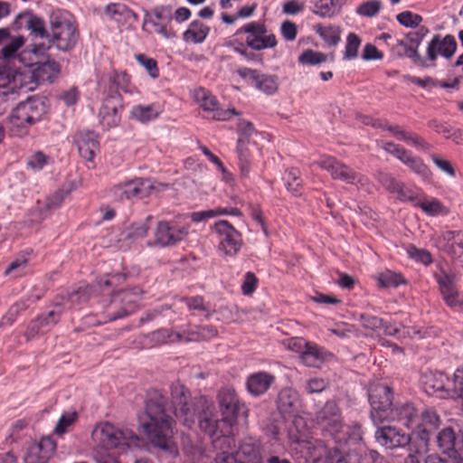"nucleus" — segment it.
<instances>
[{"label":"nucleus","instance_id":"nucleus-1","mask_svg":"<svg viewBox=\"0 0 463 463\" xmlns=\"http://www.w3.org/2000/svg\"><path fill=\"white\" fill-rule=\"evenodd\" d=\"M166 398L158 391L153 392L146 402V420L141 427L150 443L173 458L179 454L175 440V420L165 411Z\"/></svg>","mask_w":463,"mask_h":463},{"label":"nucleus","instance_id":"nucleus-2","mask_svg":"<svg viewBox=\"0 0 463 463\" xmlns=\"http://www.w3.org/2000/svg\"><path fill=\"white\" fill-rule=\"evenodd\" d=\"M45 113L46 106L42 99L29 98L12 110L7 119V128L14 136H25L29 128L41 120Z\"/></svg>","mask_w":463,"mask_h":463},{"label":"nucleus","instance_id":"nucleus-3","mask_svg":"<svg viewBox=\"0 0 463 463\" xmlns=\"http://www.w3.org/2000/svg\"><path fill=\"white\" fill-rule=\"evenodd\" d=\"M92 439L102 449L124 450L138 446L139 438L128 429H119L105 421L99 423L92 431Z\"/></svg>","mask_w":463,"mask_h":463},{"label":"nucleus","instance_id":"nucleus-4","mask_svg":"<svg viewBox=\"0 0 463 463\" xmlns=\"http://www.w3.org/2000/svg\"><path fill=\"white\" fill-rule=\"evenodd\" d=\"M203 398L192 399L190 391L179 382L171 385V403L174 414L184 426L191 428L199 412Z\"/></svg>","mask_w":463,"mask_h":463},{"label":"nucleus","instance_id":"nucleus-5","mask_svg":"<svg viewBox=\"0 0 463 463\" xmlns=\"http://www.w3.org/2000/svg\"><path fill=\"white\" fill-rule=\"evenodd\" d=\"M142 293V290L136 287L113 295L109 303L104 306L103 322H112L134 313L137 309Z\"/></svg>","mask_w":463,"mask_h":463},{"label":"nucleus","instance_id":"nucleus-6","mask_svg":"<svg viewBox=\"0 0 463 463\" xmlns=\"http://www.w3.org/2000/svg\"><path fill=\"white\" fill-rule=\"evenodd\" d=\"M371 405V418L375 424L385 421L391 413L393 402V390L387 384L377 383L371 387L368 392Z\"/></svg>","mask_w":463,"mask_h":463},{"label":"nucleus","instance_id":"nucleus-7","mask_svg":"<svg viewBox=\"0 0 463 463\" xmlns=\"http://www.w3.org/2000/svg\"><path fill=\"white\" fill-rule=\"evenodd\" d=\"M213 230L216 235L218 251L224 256H236L243 244L241 232L224 220L216 222Z\"/></svg>","mask_w":463,"mask_h":463},{"label":"nucleus","instance_id":"nucleus-8","mask_svg":"<svg viewBox=\"0 0 463 463\" xmlns=\"http://www.w3.org/2000/svg\"><path fill=\"white\" fill-rule=\"evenodd\" d=\"M51 42L62 52L72 50L79 39V32L73 21L64 17L56 16L51 21Z\"/></svg>","mask_w":463,"mask_h":463},{"label":"nucleus","instance_id":"nucleus-9","mask_svg":"<svg viewBox=\"0 0 463 463\" xmlns=\"http://www.w3.org/2000/svg\"><path fill=\"white\" fill-rule=\"evenodd\" d=\"M441 422L438 412L433 409H426L420 416V422L411 432L413 438L412 450L414 452H426L429 449L430 435Z\"/></svg>","mask_w":463,"mask_h":463},{"label":"nucleus","instance_id":"nucleus-10","mask_svg":"<svg viewBox=\"0 0 463 463\" xmlns=\"http://www.w3.org/2000/svg\"><path fill=\"white\" fill-rule=\"evenodd\" d=\"M437 445L449 463H463V430L446 427L436 436Z\"/></svg>","mask_w":463,"mask_h":463},{"label":"nucleus","instance_id":"nucleus-11","mask_svg":"<svg viewBox=\"0 0 463 463\" xmlns=\"http://www.w3.org/2000/svg\"><path fill=\"white\" fill-rule=\"evenodd\" d=\"M245 33L247 46L255 51L273 48L277 45V40L273 33H269L264 24L251 22L236 31V35Z\"/></svg>","mask_w":463,"mask_h":463},{"label":"nucleus","instance_id":"nucleus-12","mask_svg":"<svg viewBox=\"0 0 463 463\" xmlns=\"http://www.w3.org/2000/svg\"><path fill=\"white\" fill-rule=\"evenodd\" d=\"M218 401L222 420L231 426L236 422L240 415L246 414L245 404L241 402L233 388H222L218 393Z\"/></svg>","mask_w":463,"mask_h":463},{"label":"nucleus","instance_id":"nucleus-13","mask_svg":"<svg viewBox=\"0 0 463 463\" xmlns=\"http://www.w3.org/2000/svg\"><path fill=\"white\" fill-rule=\"evenodd\" d=\"M375 440L383 447L393 449L408 447L409 453H413V438L411 434H406L401 430L391 426L378 428L374 433Z\"/></svg>","mask_w":463,"mask_h":463},{"label":"nucleus","instance_id":"nucleus-14","mask_svg":"<svg viewBox=\"0 0 463 463\" xmlns=\"http://www.w3.org/2000/svg\"><path fill=\"white\" fill-rule=\"evenodd\" d=\"M173 20V10L170 5H159L145 15V23L151 24L156 33L165 39L176 37V33L170 24Z\"/></svg>","mask_w":463,"mask_h":463},{"label":"nucleus","instance_id":"nucleus-15","mask_svg":"<svg viewBox=\"0 0 463 463\" xmlns=\"http://www.w3.org/2000/svg\"><path fill=\"white\" fill-rule=\"evenodd\" d=\"M188 235V228L176 226L172 222L160 221L155 230L154 244L160 247L175 245Z\"/></svg>","mask_w":463,"mask_h":463},{"label":"nucleus","instance_id":"nucleus-16","mask_svg":"<svg viewBox=\"0 0 463 463\" xmlns=\"http://www.w3.org/2000/svg\"><path fill=\"white\" fill-rule=\"evenodd\" d=\"M123 110V99L121 95H107L99 109V123L106 128H112L119 125Z\"/></svg>","mask_w":463,"mask_h":463},{"label":"nucleus","instance_id":"nucleus-17","mask_svg":"<svg viewBox=\"0 0 463 463\" xmlns=\"http://www.w3.org/2000/svg\"><path fill=\"white\" fill-rule=\"evenodd\" d=\"M152 185L147 179L136 178L129 180L112 187L113 197L118 201L131 200L134 198H143L148 194V190Z\"/></svg>","mask_w":463,"mask_h":463},{"label":"nucleus","instance_id":"nucleus-18","mask_svg":"<svg viewBox=\"0 0 463 463\" xmlns=\"http://www.w3.org/2000/svg\"><path fill=\"white\" fill-rule=\"evenodd\" d=\"M457 42L453 35L447 34L441 37L439 34H435L427 47V62L436 66V60L439 55L446 59H450L456 52Z\"/></svg>","mask_w":463,"mask_h":463},{"label":"nucleus","instance_id":"nucleus-19","mask_svg":"<svg viewBox=\"0 0 463 463\" xmlns=\"http://www.w3.org/2000/svg\"><path fill=\"white\" fill-rule=\"evenodd\" d=\"M420 384L424 392L430 396L440 399L449 398V378L443 372L428 371L421 374Z\"/></svg>","mask_w":463,"mask_h":463},{"label":"nucleus","instance_id":"nucleus-20","mask_svg":"<svg viewBox=\"0 0 463 463\" xmlns=\"http://www.w3.org/2000/svg\"><path fill=\"white\" fill-rule=\"evenodd\" d=\"M193 98L205 112L212 114L211 118L213 119L226 120L230 118L232 114H235L234 109H221L216 97L204 88L199 87L194 89Z\"/></svg>","mask_w":463,"mask_h":463},{"label":"nucleus","instance_id":"nucleus-21","mask_svg":"<svg viewBox=\"0 0 463 463\" xmlns=\"http://www.w3.org/2000/svg\"><path fill=\"white\" fill-rule=\"evenodd\" d=\"M11 27L13 31H19L25 28L35 37H49L43 18L34 14L31 11L20 13L11 24Z\"/></svg>","mask_w":463,"mask_h":463},{"label":"nucleus","instance_id":"nucleus-22","mask_svg":"<svg viewBox=\"0 0 463 463\" xmlns=\"http://www.w3.org/2000/svg\"><path fill=\"white\" fill-rule=\"evenodd\" d=\"M80 156L90 163H93L96 153L99 150V137L94 131H80L73 137Z\"/></svg>","mask_w":463,"mask_h":463},{"label":"nucleus","instance_id":"nucleus-23","mask_svg":"<svg viewBox=\"0 0 463 463\" xmlns=\"http://www.w3.org/2000/svg\"><path fill=\"white\" fill-rule=\"evenodd\" d=\"M56 449L55 442L49 437H44L39 442L32 445L24 457L25 463H47Z\"/></svg>","mask_w":463,"mask_h":463},{"label":"nucleus","instance_id":"nucleus-24","mask_svg":"<svg viewBox=\"0 0 463 463\" xmlns=\"http://www.w3.org/2000/svg\"><path fill=\"white\" fill-rule=\"evenodd\" d=\"M316 422L330 432L338 431L340 424L339 409L335 402H327L316 413Z\"/></svg>","mask_w":463,"mask_h":463},{"label":"nucleus","instance_id":"nucleus-25","mask_svg":"<svg viewBox=\"0 0 463 463\" xmlns=\"http://www.w3.org/2000/svg\"><path fill=\"white\" fill-rule=\"evenodd\" d=\"M388 413L385 421H397L407 428H412L418 417L417 410L411 402H395Z\"/></svg>","mask_w":463,"mask_h":463},{"label":"nucleus","instance_id":"nucleus-26","mask_svg":"<svg viewBox=\"0 0 463 463\" xmlns=\"http://www.w3.org/2000/svg\"><path fill=\"white\" fill-rule=\"evenodd\" d=\"M233 456L238 463H262L260 441L251 437L243 439Z\"/></svg>","mask_w":463,"mask_h":463},{"label":"nucleus","instance_id":"nucleus-27","mask_svg":"<svg viewBox=\"0 0 463 463\" xmlns=\"http://www.w3.org/2000/svg\"><path fill=\"white\" fill-rule=\"evenodd\" d=\"M108 95H121V92L133 94L137 92L131 77L125 71H113L108 75Z\"/></svg>","mask_w":463,"mask_h":463},{"label":"nucleus","instance_id":"nucleus-28","mask_svg":"<svg viewBox=\"0 0 463 463\" xmlns=\"http://www.w3.org/2000/svg\"><path fill=\"white\" fill-rule=\"evenodd\" d=\"M61 314V307L60 306H56L55 309L51 310L47 315L39 316L34 320L31 321L28 325L25 336L28 339L33 338L40 333H43L49 330L52 326L58 323Z\"/></svg>","mask_w":463,"mask_h":463},{"label":"nucleus","instance_id":"nucleus-29","mask_svg":"<svg viewBox=\"0 0 463 463\" xmlns=\"http://www.w3.org/2000/svg\"><path fill=\"white\" fill-rule=\"evenodd\" d=\"M443 250L463 266V231H446L441 234Z\"/></svg>","mask_w":463,"mask_h":463},{"label":"nucleus","instance_id":"nucleus-30","mask_svg":"<svg viewBox=\"0 0 463 463\" xmlns=\"http://www.w3.org/2000/svg\"><path fill=\"white\" fill-rule=\"evenodd\" d=\"M51 45L43 43H32L20 51L18 61L26 67H32L35 63L43 62L50 59L48 52Z\"/></svg>","mask_w":463,"mask_h":463},{"label":"nucleus","instance_id":"nucleus-31","mask_svg":"<svg viewBox=\"0 0 463 463\" xmlns=\"http://www.w3.org/2000/svg\"><path fill=\"white\" fill-rule=\"evenodd\" d=\"M277 406L284 417L295 416L301 407L298 392L293 388L282 389L278 395Z\"/></svg>","mask_w":463,"mask_h":463},{"label":"nucleus","instance_id":"nucleus-32","mask_svg":"<svg viewBox=\"0 0 463 463\" xmlns=\"http://www.w3.org/2000/svg\"><path fill=\"white\" fill-rule=\"evenodd\" d=\"M275 380V375L268 372L260 371L247 377L246 388L252 396L259 397L269 391Z\"/></svg>","mask_w":463,"mask_h":463},{"label":"nucleus","instance_id":"nucleus-33","mask_svg":"<svg viewBox=\"0 0 463 463\" xmlns=\"http://www.w3.org/2000/svg\"><path fill=\"white\" fill-rule=\"evenodd\" d=\"M392 53L398 59L408 58L415 65L421 68L434 67V64H429L425 58H422L419 52H415L406 39H398L396 43L391 49Z\"/></svg>","mask_w":463,"mask_h":463},{"label":"nucleus","instance_id":"nucleus-34","mask_svg":"<svg viewBox=\"0 0 463 463\" xmlns=\"http://www.w3.org/2000/svg\"><path fill=\"white\" fill-rule=\"evenodd\" d=\"M33 66V78L38 84L51 83L60 73V64L52 59L35 63Z\"/></svg>","mask_w":463,"mask_h":463},{"label":"nucleus","instance_id":"nucleus-35","mask_svg":"<svg viewBox=\"0 0 463 463\" xmlns=\"http://www.w3.org/2000/svg\"><path fill=\"white\" fill-rule=\"evenodd\" d=\"M383 458L366 443L349 448V463H383Z\"/></svg>","mask_w":463,"mask_h":463},{"label":"nucleus","instance_id":"nucleus-36","mask_svg":"<svg viewBox=\"0 0 463 463\" xmlns=\"http://www.w3.org/2000/svg\"><path fill=\"white\" fill-rule=\"evenodd\" d=\"M103 17L114 20L117 23L123 24L132 18H137V14L129 7L122 3H110L107 5L102 12Z\"/></svg>","mask_w":463,"mask_h":463},{"label":"nucleus","instance_id":"nucleus-37","mask_svg":"<svg viewBox=\"0 0 463 463\" xmlns=\"http://www.w3.org/2000/svg\"><path fill=\"white\" fill-rule=\"evenodd\" d=\"M232 445H234V439L230 436L216 438L213 440V446L221 451L216 455L213 463H238L232 450Z\"/></svg>","mask_w":463,"mask_h":463},{"label":"nucleus","instance_id":"nucleus-38","mask_svg":"<svg viewBox=\"0 0 463 463\" xmlns=\"http://www.w3.org/2000/svg\"><path fill=\"white\" fill-rule=\"evenodd\" d=\"M210 27L200 20L193 21L183 33V40L188 43H202L210 33Z\"/></svg>","mask_w":463,"mask_h":463},{"label":"nucleus","instance_id":"nucleus-39","mask_svg":"<svg viewBox=\"0 0 463 463\" xmlns=\"http://www.w3.org/2000/svg\"><path fill=\"white\" fill-rule=\"evenodd\" d=\"M160 113L161 109L156 104L135 105L130 110L131 117L142 123L156 119Z\"/></svg>","mask_w":463,"mask_h":463},{"label":"nucleus","instance_id":"nucleus-40","mask_svg":"<svg viewBox=\"0 0 463 463\" xmlns=\"http://www.w3.org/2000/svg\"><path fill=\"white\" fill-rule=\"evenodd\" d=\"M402 163L424 181H430L431 179V171L420 157L414 156L410 152Z\"/></svg>","mask_w":463,"mask_h":463},{"label":"nucleus","instance_id":"nucleus-41","mask_svg":"<svg viewBox=\"0 0 463 463\" xmlns=\"http://www.w3.org/2000/svg\"><path fill=\"white\" fill-rule=\"evenodd\" d=\"M300 358L306 365L317 367L324 360L322 348L317 344L309 342L300 354Z\"/></svg>","mask_w":463,"mask_h":463},{"label":"nucleus","instance_id":"nucleus-42","mask_svg":"<svg viewBox=\"0 0 463 463\" xmlns=\"http://www.w3.org/2000/svg\"><path fill=\"white\" fill-rule=\"evenodd\" d=\"M377 179L379 183L390 193L397 194L400 199L406 198V193L403 190V184L398 182L392 175L384 172H378Z\"/></svg>","mask_w":463,"mask_h":463},{"label":"nucleus","instance_id":"nucleus-43","mask_svg":"<svg viewBox=\"0 0 463 463\" xmlns=\"http://www.w3.org/2000/svg\"><path fill=\"white\" fill-rule=\"evenodd\" d=\"M433 276L439 285L440 293L455 290V275L448 273L442 265H437V269L434 271Z\"/></svg>","mask_w":463,"mask_h":463},{"label":"nucleus","instance_id":"nucleus-44","mask_svg":"<svg viewBox=\"0 0 463 463\" xmlns=\"http://www.w3.org/2000/svg\"><path fill=\"white\" fill-rule=\"evenodd\" d=\"M317 164L321 168L328 171L334 178H346L345 165L339 163L333 157H322L319 161L317 162Z\"/></svg>","mask_w":463,"mask_h":463},{"label":"nucleus","instance_id":"nucleus-45","mask_svg":"<svg viewBox=\"0 0 463 463\" xmlns=\"http://www.w3.org/2000/svg\"><path fill=\"white\" fill-rule=\"evenodd\" d=\"M9 39V43L1 49L2 58L5 61L13 59L18 60V54L20 52L19 50L24 45L25 37L23 35H17L14 37L10 36Z\"/></svg>","mask_w":463,"mask_h":463},{"label":"nucleus","instance_id":"nucleus-46","mask_svg":"<svg viewBox=\"0 0 463 463\" xmlns=\"http://www.w3.org/2000/svg\"><path fill=\"white\" fill-rule=\"evenodd\" d=\"M378 285L380 288H397L407 283L402 273L386 269L378 275Z\"/></svg>","mask_w":463,"mask_h":463},{"label":"nucleus","instance_id":"nucleus-47","mask_svg":"<svg viewBox=\"0 0 463 463\" xmlns=\"http://www.w3.org/2000/svg\"><path fill=\"white\" fill-rule=\"evenodd\" d=\"M254 86L267 95L274 94L279 89L278 77L260 73L256 80Z\"/></svg>","mask_w":463,"mask_h":463},{"label":"nucleus","instance_id":"nucleus-48","mask_svg":"<svg viewBox=\"0 0 463 463\" xmlns=\"http://www.w3.org/2000/svg\"><path fill=\"white\" fill-rule=\"evenodd\" d=\"M199 426L206 433L211 436L217 435L218 420L214 414L209 410H205L198 416Z\"/></svg>","mask_w":463,"mask_h":463},{"label":"nucleus","instance_id":"nucleus-49","mask_svg":"<svg viewBox=\"0 0 463 463\" xmlns=\"http://www.w3.org/2000/svg\"><path fill=\"white\" fill-rule=\"evenodd\" d=\"M313 12L321 17H330L338 10L337 0H313Z\"/></svg>","mask_w":463,"mask_h":463},{"label":"nucleus","instance_id":"nucleus-50","mask_svg":"<svg viewBox=\"0 0 463 463\" xmlns=\"http://www.w3.org/2000/svg\"><path fill=\"white\" fill-rule=\"evenodd\" d=\"M287 189L293 194L298 195L301 193L302 181L300 172L298 168H290L285 172L284 177Z\"/></svg>","mask_w":463,"mask_h":463},{"label":"nucleus","instance_id":"nucleus-51","mask_svg":"<svg viewBox=\"0 0 463 463\" xmlns=\"http://www.w3.org/2000/svg\"><path fill=\"white\" fill-rule=\"evenodd\" d=\"M298 61L302 65L314 66L326 62L327 61V55L320 52L307 49L298 56Z\"/></svg>","mask_w":463,"mask_h":463},{"label":"nucleus","instance_id":"nucleus-52","mask_svg":"<svg viewBox=\"0 0 463 463\" xmlns=\"http://www.w3.org/2000/svg\"><path fill=\"white\" fill-rule=\"evenodd\" d=\"M449 398L457 399L463 397V367L458 368L453 379H449Z\"/></svg>","mask_w":463,"mask_h":463},{"label":"nucleus","instance_id":"nucleus-53","mask_svg":"<svg viewBox=\"0 0 463 463\" xmlns=\"http://www.w3.org/2000/svg\"><path fill=\"white\" fill-rule=\"evenodd\" d=\"M28 307L26 300L21 299L13 304L5 315L2 317L0 324L11 326L16 318Z\"/></svg>","mask_w":463,"mask_h":463},{"label":"nucleus","instance_id":"nucleus-54","mask_svg":"<svg viewBox=\"0 0 463 463\" xmlns=\"http://www.w3.org/2000/svg\"><path fill=\"white\" fill-rule=\"evenodd\" d=\"M408 256L417 262L422 263L425 266L432 263V256L430 252L425 249L417 248L413 244H409L406 248Z\"/></svg>","mask_w":463,"mask_h":463},{"label":"nucleus","instance_id":"nucleus-55","mask_svg":"<svg viewBox=\"0 0 463 463\" xmlns=\"http://www.w3.org/2000/svg\"><path fill=\"white\" fill-rule=\"evenodd\" d=\"M382 2L379 0H368L362 3L355 10L356 14L364 17H374L382 9Z\"/></svg>","mask_w":463,"mask_h":463},{"label":"nucleus","instance_id":"nucleus-56","mask_svg":"<svg viewBox=\"0 0 463 463\" xmlns=\"http://www.w3.org/2000/svg\"><path fill=\"white\" fill-rule=\"evenodd\" d=\"M353 317L358 319L363 327L371 330H378L383 326V318L366 313H354Z\"/></svg>","mask_w":463,"mask_h":463},{"label":"nucleus","instance_id":"nucleus-57","mask_svg":"<svg viewBox=\"0 0 463 463\" xmlns=\"http://www.w3.org/2000/svg\"><path fill=\"white\" fill-rule=\"evenodd\" d=\"M150 337L156 345L177 342L179 335L167 328H161L151 333Z\"/></svg>","mask_w":463,"mask_h":463},{"label":"nucleus","instance_id":"nucleus-58","mask_svg":"<svg viewBox=\"0 0 463 463\" xmlns=\"http://www.w3.org/2000/svg\"><path fill=\"white\" fill-rule=\"evenodd\" d=\"M397 22L407 28H417L423 18L418 14H414L411 11H403L396 15Z\"/></svg>","mask_w":463,"mask_h":463},{"label":"nucleus","instance_id":"nucleus-59","mask_svg":"<svg viewBox=\"0 0 463 463\" xmlns=\"http://www.w3.org/2000/svg\"><path fill=\"white\" fill-rule=\"evenodd\" d=\"M78 418V415L75 411H67L64 412L61 418L59 419L54 432L57 435H62L69 430V428L74 424Z\"/></svg>","mask_w":463,"mask_h":463},{"label":"nucleus","instance_id":"nucleus-60","mask_svg":"<svg viewBox=\"0 0 463 463\" xmlns=\"http://www.w3.org/2000/svg\"><path fill=\"white\" fill-rule=\"evenodd\" d=\"M137 61L143 66L149 76L152 79H156L159 76V70L157 67V62L155 59L150 58L145 54L139 53L136 55Z\"/></svg>","mask_w":463,"mask_h":463},{"label":"nucleus","instance_id":"nucleus-61","mask_svg":"<svg viewBox=\"0 0 463 463\" xmlns=\"http://www.w3.org/2000/svg\"><path fill=\"white\" fill-rule=\"evenodd\" d=\"M90 298V288L88 286L80 287L77 290H73L68 294V301L71 303V307L85 303Z\"/></svg>","mask_w":463,"mask_h":463},{"label":"nucleus","instance_id":"nucleus-62","mask_svg":"<svg viewBox=\"0 0 463 463\" xmlns=\"http://www.w3.org/2000/svg\"><path fill=\"white\" fill-rule=\"evenodd\" d=\"M49 160L50 157L42 151H36L28 156L27 166L33 171H40L49 163Z\"/></svg>","mask_w":463,"mask_h":463},{"label":"nucleus","instance_id":"nucleus-63","mask_svg":"<svg viewBox=\"0 0 463 463\" xmlns=\"http://www.w3.org/2000/svg\"><path fill=\"white\" fill-rule=\"evenodd\" d=\"M364 433L362 425L359 422L354 421L349 425V448L358 446L360 443H365Z\"/></svg>","mask_w":463,"mask_h":463},{"label":"nucleus","instance_id":"nucleus-64","mask_svg":"<svg viewBox=\"0 0 463 463\" xmlns=\"http://www.w3.org/2000/svg\"><path fill=\"white\" fill-rule=\"evenodd\" d=\"M185 303L191 311L208 312L209 307L204 303L203 298L201 296L183 298L181 299Z\"/></svg>","mask_w":463,"mask_h":463}]
</instances>
